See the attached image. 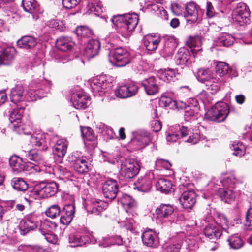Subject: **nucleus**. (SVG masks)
I'll return each instance as SVG.
<instances>
[{
  "label": "nucleus",
  "mask_w": 252,
  "mask_h": 252,
  "mask_svg": "<svg viewBox=\"0 0 252 252\" xmlns=\"http://www.w3.org/2000/svg\"><path fill=\"white\" fill-rule=\"evenodd\" d=\"M117 33L124 37L129 36L137 25L139 17L135 13L114 15L111 19Z\"/></svg>",
  "instance_id": "f257e3e1"
},
{
  "label": "nucleus",
  "mask_w": 252,
  "mask_h": 252,
  "mask_svg": "<svg viewBox=\"0 0 252 252\" xmlns=\"http://www.w3.org/2000/svg\"><path fill=\"white\" fill-rule=\"evenodd\" d=\"M197 79L199 82L205 83L207 89L210 90L213 94H216L220 89L221 81L209 68L199 69Z\"/></svg>",
  "instance_id": "f03ea898"
},
{
  "label": "nucleus",
  "mask_w": 252,
  "mask_h": 252,
  "mask_svg": "<svg viewBox=\"0 0 252 252\" xmlns=\"http://www.w3.org/2000/svg\"><path fill=\"white\" fill-rule=\"evenodd\" d=\"M58 186L55 182L46 184H41L38 187L31 191L29 194V198L25 197V200L30 203L33 199L38 197L47 198L54 196L58 191Z\"/></svg>",
  "instance_id": "7ed1b4c3"
},
{
  "label": "nucleus",
  "mask_w": 252,
  "mask_h": 252,
  "mask_svg": "<svg viewBox=\"0 0 252 252\" xmlns=\"http://www.w3.org/2000/svg\"><path fill=\"white\" fill-rule=\"evenodd\" d=\"M229 113L228 105L224 102L217 103L205 114L207 119L217 122L224 121Z\"/></svg>",
  "instance_id": "20e7f679"
},
{
  "label": "nucleus",
  "mask_w": 252,
  "mask_h": 252,
  "mask_svg": "<svg viewBox=\"0 0 252 252\" xmlns=\"http://www.w3.org/2000/svg\"><path fill=\"white\" fill-rule=\"evenodd\" d=\"M9 164L13 171L16 173L24 171H30L32 173L39 172L40 171V168L38 165L30 162H24L21 158L16 156L10 158Z\"/></svg>",
  "instance_id": "39448f33"
},
{
  "label": "nucleus",
  "mask_w": 252,
  "mask_h": 252,
  "mask_svg": "<svg viewBox=\"0 0 252 252\" xmlns=\"http://www.w3.org/2000/svg\"><path fill=\"white\" fill-rule=\"evenodd\" d=\"M250 11L249 7L244 3H239L232 14V19L234 23L243 26L250 22Z\"/></svg>",
  "instance_id": "423d86ee"
},
{
  "label": "nucleus",
  "mask_w": 252,
  "mask_h": 252,
  "mask_svg": "<svg viewBox=\"0 0 252 252\" xmlns=\"http://www.w3.org/2000/svg\"><path fill=\"white\" fill-rule=\"evenodd\" d=\"M90 87L94 95H103L110 90L112 84L104 77L99 76L92 80Z\"/></svg>",
  "instance_id": "0eeeda50"
},
{
  "label": "nucleus",
  "mask_w": 252,
  "mask_h": 252,
  "mask_svg": "<svg viewBox=\"0 0 252 252\" xmlns=\"http://www.w3.org/2000/svg\"><path fill=\"white\" fill-rule=\"evenodd\" d=\"M139 169V164L134 160L126 159L121 164L120 174L126 179H131L138 174Z\"/></svg>",
  "instance_id": "6e6552de"
},
{
  "label": "nucleus",
  "mask_w": 252,
  "mask_h": 252,
  "mask_svg": "<svg viewBox=\"0 0 252 252\" xmlns=\"http://www.w3.org/2000/svg\"><path fill=\"white\" fill-rule=\"evenodd\" d=\"M38 217L35 214H30L20 222L19 228L22 235H25L31 230L36 228L38 226Z\"/></svg>",
  "instance_id": "1a4fd4ad"
},
{
  "label": "nucleus",
  "mask_w": 252,
  "mask_h": 252,
  "mask_svg": "<svg viewBox=\"0 0 252 252\" xmlns=\"http://www.w3.org/2000/svg\"><path fill=\"white\" fill-rule=\"evenodd\" d=\"M138 90L137 86L134 82H127L116 89L115 94L118 98H125L135 95Z\"/></svg>",
  "instance_id": "9d476101"
},
{
  "label": "nucleus",
  "mask_w": 252,
  "mask_h": 252,
  "mask_svg": "<svg viewBox=\"0 0 252 252\" xmlns=\"http://www.w3.org/2000/svg\"><path fill=\"white\" fill-rule=\"evenodd\" d=\"M111 54L117 66L123 67L130 62V54L125 48H117L112 51Z\"/></svg>",
  "instance_id": "9b49d317"
},
{
  "label": "nucleus",
  "mask_w": 252,
  "mask_h": 252,
  "mask_svg": "<svg viewBox=\"0 0 252 252\" xmlns=\"http://www.w3.org/2000/svg\"><path fill=\"white\" fill-rule=\"evenodd\" d=\"M24 111L23 107H19L17 105V107L14 108L10 113L9 120L12 123H17V124H14L13 126L15 130L19 134H27L25 130L24 126L21 124H19L23 116Z\"/></svg>",
  "instance_id": "f8f14e48"
},
{
  "label": "nucleus",
  "mask_w": 252,
  "mask_h": 252,
  "mask_svg": "<svg viewBox=\"0 0 252 252\" xmlns=\"http://www.w3.org/2000/svg\"><path fill=\"white\" fill-rule=\"evenodd\" d=\"M102 190L105 198L113 200L117 195L119 190L118 184L115 180H107L103 184Z\"/></svg>",
  "instance_id": "ddd939ff"
},
{
  "label": "nucleus",
  "mask_w": 252,
  "mask_h": 252,
  "mask_svg": "<svg viewBox=\"0 0 252 252\" xmlns=\"http://www.w3.org/2000/svg\"><path fill=\"white\" fill-rule=\"evenodd\" d=\"M108 203L101 200L94 199L88 201L85 206L88 214L99 215L101 212L105 210L108 207Z\"/></svg>",
  "instance_id": "4468645a"
},
{
  "label": "nucleus",
  "mask_w": 252,
  "mask_h": 252,
  "mask_svg": "<svg viewBox=\"0 0 252 252\" xmlns=\"http://www.w3.org/2000/svg\"><path fill=\"white\" fill-rule=\"evenodd\" d=\"M188 135V129L183 126H178L170 128L166 132V140L168 144L176 142L179 139L180 135L184 137Z\"/></svg>",
  "instance_id": "2eb2a0df"
},
{
  "label": "nucleus",
  "mask_w": 252,
  "mask_h": 252,
  "mask_svg": "<svg viewBox=\"0 0 252 252\" xmlns=\"http://www.w3.org/2000/svg\"><path fill=\"white\" fill-rule=\"evenodd\" d=\"M154 178L153 173H146L141 176L135 182L134 185L138 190L143 192H149L152 187V181Z\"/></svg>",
  "instance_id": "dca6fc26"
},
{
  "label": "nucleus",
  "mask_w": 252,
  "mask_h": 252,
  "mask_svg": "<svg viewBox=\"0 0 252 252\" xmlns=\"http://www.w3.org/2000/svg\"><path fill=\"white\" fill-rule=\"evenodd\" d=\"M196 194L193 190L184 191L181 194L179 201L183 208L191 209L196 202Z\"/></svg>",
  "instance_id": "f3484780"
},
{
  "label": "nucleus",
  "mask_w": 252,
  "mask_h": 252,
  "mask_svg": "<svg viewBox=\"0 0 252 252\" xmlns=\"http://www.w3.org/2000/svg\"><path fill=\"white\" fill-rule=\"evenodd\" d=\"M22 5L24 10L31 13L34 19H37L39 14L42 12V10L35 0H23Z\"/></svg>",
  "instance_id": "a211bd4d"
},
{
  "label": "nucleus",
  "mask_w": 252,
  "mask_h": 252,
  "mask_svg": "<svg viewBox=\"0 0 252 252\" xmlns=\"http://www.w3.org/2000/svg\"><path fill=\"white\" fill-rule=\"evenodd\" d=\"M142 239L144 245L149 247H157L159 244L158 235L152 229L146 230L143 233Z\"/></svg>",
  "instance_id": "6ab92c4d"
},
{
  "label": "nucleus",
  "mask_w": 252,
  "mask_h": 252,
  "mask_svg": "<svg viewBox=\"0 0 252 252\" xmlns=\"http://www.w3.org/2000/svg\"><path fill=\"white\" fill-rule=\"evenodd\" d=\"M16 50L13 47H0V64H8L14 59Z\"/></svg>",
  "instance_id": "aec40b11"
},
{
  "label": "nucleus",
  "mask_w": 252,
  "mask_h": 252,
  "mask_svg": "<svg viewBox=\"0 0 252 252\" xmlns=\"http://www.w3.org/2000/svg\"><path fill=\"white\" fill-rule=\"evenodd\" d=\"M72 104L76 109H85L90 99L89 97L84 94L83 92L74 93L71 98Z\"/></svg>",
  "instance_id": "412c9836"
},
{
  "label": "nucleus",
  "mask_w": 252,
  "mask_h": 252,
  "mask_svg": "<svg viewBox=\"0 0 252 252\" xmlns=\"http://www.w3.org/2000/svg\"><path fill=\"white\" fill-rule=\"evenodd\" d=\"M72 164L74 169L79 173H84L89 171L90 164L88 163L86 158L82 157L77 158L72 156Z\"/></svg>",
  "instance_id": "4be33fe9"
},
{
  "label": "nucleus",
  "mask_w": 252,
  "mask_h": 252,
  "mask_svg": "<svg viewBox=\"0 0 252 252\" xmlns=\"http://www.w3.org/2000/svg\"><path fill=\"white\" fill-rule=\"evenodd\" d=\"M100 48V43L98 40L91 39L85 48L83 55L88 59L92 58L98 54Z\"/></svg>",
  "instance_id": "5701e85b"
},
{
  "label": "nucleus",
  "mask_w": 252,
  "mask_h": 252,
  "mask_svg": "<svg viewBox=\"0 0 252 252\" xmlns=\"http://www.w3.org/2000/svg\"><path fill=\"white\" fill-rule=\"evenodd\" d=\"M75 213V206L73 204H67L62 212L60 222L63 225H68L72 221Z\"/></svg>",
  "instance_id": "b1692460"
},
{
  "label": "nucleus",
  "mask_w": 252,
  "mask_h": 252,
  "mask_svg": "<svg viewBox=\"0 0 252 252\" xmlns=\"http://www.w3.org/2000/svg\"><path fill=\"white\" fill-rule=\"evenodd\" d=\"M160 42V37L156 35L148 34L143 39L144 45L148 51H152L157 49Z\"/></svg>",
  "instance_id": "393cba45"
},
{
  "label": "nucleus",
  "mask_w": 252,
  "mask_h": 252,
  "mask_svg": "<svg viewBox=\"0 0 252 252\" xmlns=\"http://www.w3.org/2000/svg\"><path fill=\"white\" fill-rule=\"evenodd\" d=\"M57 226V225L55 222L45 220L41 222L39 230L42 235L45 236L47 241L51 242V241L49 240L50 237V232L55 230Z\"/></svg>",
  "instance_id": "a878e982"
},
{
  "label": "nucleus",
  "mask_w": 252,
  "mask_h": 252,
  "mask_svg": "<svg viewBox=\"0 0 252 252\" xmlns=\"http://www.w3.org/2000/svg\"><path fill=\"white\" fill-rule=\"evenodd\" d=\"M142 84L146 93L148 95H154L158 92V85L156 79L153 77L144 80Z\"/></svg>",
  "instance_id": "bb28decb"
},
{
  "label": "nucleus",
  "mask_w": 252,
  "mask_h": 252,
  "mask_svg": "<svg viewBox=\"0 0 252 252\" xmlns=\"http://www.w3.org/2000/svg\"><path fill=\"white\" fill-rule=\"evenodd\" d=\"M203 232L205 236L210 239H218L222 235V228L211 224L205 226Z\"/></svg>",
  "instance_id": "cd10ccee"
},
{
  "label": "nucleus",
  "mask_w": 252,
  "mask_h": 252,
  "mask_svg": "<svg viewBox=\"0 0 252 252\" xmlns=\"http://www.w3.org/2000/svg\"><path fill=\"white\" fill-rule=\"evenodd\" d=\"M164 45L162 49L163 53L165 56L172 55L177 46L176 38L172 36H166L164 38Z\"/></svg>",
  "instance_id": "c85d7f7f"
},
{
  "label": "nucleus",
  "mask_w": 252,
  "mask_h": 252,
  "mask_svg": "<svg viewBox=\"0 0 252 252\" xmlns=\"http://www.w3.org/2000/svg\"><path fill=\"white\" fill-rule=\"evenodd\" d=\"M74 45L72 38L69 37H61L56 41L57 47L64 52L71 51Z\"/></svg>",
  "instance_id": "c756f323"
},
{
  "label": "nucleus",
  "mask_w": 252,
  "mask_h": 252,
  "mask_svg": "<svg viewBox=\"0 0 252 252\" xmlns=\"http://www.w3.org/2000/svg\"><path fill=\"white\" fill-rule=\"evenodd\" d=\"M37 43L36 39L32 36H24L17 42V46L20 48L32 49Z\"/></svg>",
  "instance_id": "7c9ffc66"
},
{
  "label": "nucleus",
  "mask_w": 252,
  "mask_h": 252,
  "mask_svg": "<svg viewBox=\"0 0 252 252\" xmlns=\"http://www.w3.org/2000/svg\"><path fill=\"white\" fill-rule=\"evenodd\" d=\"M24 90L22 86L16 85L11 91L10 99L14 104H17L24 100Z\"/></svg>",
  "instance_id": "2f4dec72"
},
{
  "label": "nucleus",
  "mask_w": 252,
  "mask_h": 252,
  "mask_svg": "<svg viewBox=\"0 0 252 252\" xmlns=\"http://www.w3.org/2000/svg\"><path fill=\"white\" fill-rule=\"evenodd\" d=\"M30 140L33 145L39 147L41 150H46L48 148L45 135L43 133H38L33 134Z\"/></svg>",
  "instance_id": "473e14b6"
},
{
  "label": "nucleus",
  "mask_w": 252,
  "mask_h": 252,
  "mask_svg": "<svg viewBox=\"0 0 252 252\" xmlns=\"http://www.w3.org/2000/svg\"><path fill=\"white\" fill-rule=\"evenodd\" d=\"M174 212V208L170 204H163L156 210V214L158 219L168 218Z\"/></svg>",
  "instance_id": "72a5a7b5"
},
{
  "label": "nucleus",
  "mask_w": 252,
  "mask_h": 252,
  "mask_svg": "<svg viewBox=\"0 0 252 252\" xmlns=\"http://www.w3.org/2000/svg\"><path fill=\"white\" fill-rule=\"evenodd\" d=\"M190 57L189 50L186 48H180L175 58V62L177 64H185L188 63Z\"/></svg>",
  "instance_id": "f704fd0d"
},
{
  "label": "nucleus",
  "mask_w": 252,
  "mask_h": 252,
  "mask_svg": "<svg viewBox=\"0 0 252 252\" xmlns=\"http://www.w3.org/2000/svg\"><path fill=\"white\" fill-rule=\"evenodd\" d=\"M88 1L87 9L89 14L94 13L99 16L103 12V8L99 0H87Z\"/></svg>",
  "instance_id": "c9c22d12"
},
{
  "label": "nucleus",
  "mask_w": 252,
  "mask_h": 252,
  "mask_svg": "<svg viewBox=\"0 0 252 252\" xmlns=\"http://www.w3.org/2000/svg\"><path fill=\"white\" fill-rule=\"evenodd\" d=\"M89 241L87 236H80L79 235L71 234L69 236L68 242L71 247L83 246Z\"/></svg>",
  "instance_id": "e433bc0d"
},
{
  "label": "nucleus",
  "mask_w": 252,
  "mask_h": 252,
  "mask_svg": "<svg viewBox=\"0 0 252 252\" xmlns=\"http://www.w3.org/2000/svg\"><path fill=\"white\" fill-rule=\"evenodd\" d=\"M186 16L188 22L195 23L198 19V10L194 3H189L186 6Z\"/></svg>",
  "instance_id": "4c0bfd02"
},
{
  "label": "nucleus",
  "mask_w": 252,
  "mask_h": 252,
  "mask_svg": "<svg viewBox=\"0 0 252 252\" xmlns=\"http://www.w3.org/2000/svg\"><path fill=\"white\" fill-rule=\"evenodd\" d=\"M68 145V141L64 138L58 139L56 141L55 152L58 157L62 158L65 156Z\"/></svg>",
  "instance_id": "58836bf2"
},
{
  "label": "nucleus",
  "mask_w": 252,
  "mask_h": 252,
  "mask_svg": "<svg viewBox=\"0 0 252 252\" xmlns=\"http://www.w3.org/2000/svg\"><path fill=\"white\" fill-rule=\"evenodd\" d=\"M150 142V139L149 134L144 132L143 134L137 135L134 139L132 140V144L137 145V149H140L144 148L146 145H148Z\"/></svg>",
  "instance_id": "ea45409f"
},
{
  "label": "nucleus",
  "mask_w": 252,
  "mask_h": 252,
  "mask_svg": "<svg viewBox=\"0 0 252 252\" xmlns=\"http://www.w3.org/2000/svg\"><path fill=\"white\" fill-rule=\"evenodd\" d=\"M219 195L222 201L227 203H231L234 200L236 197L234 191L230 189H220L219 191Z\"/></svg>",
  "instance_id": "a19ab883"
},
{
  "label": "nucleus",
  "mask_w": 252,
  "mask_h": 252,
  "mask_svg": "<svg viewBox=\"0 0 252 252\" xmlns=\"http://www.w3.org/2000/svg\"><path fill=\"white\" fill-rule=\"evenodd\" d=\"M13 188L19 191H24L28 188V184L21 178L15 177L11 181Z\"/></svg>",
  "instance_id": "79ce46f5"
},
{
  "label": "nucleus",
  "mask_w": 252,
  "mask_h": 252,
  "mask_svg": "<svg viewBox=\"0 0 252 252\" xmlns=\"http://www.w3.org/2000/svg\"><path fill=\"white\" fill-rule=\"evenodd\" d=\"M172 186L171 182L164 178L158 179L156 184L157 189L165 193H167L171 190Z\"/></svg>",
  "instance_id": "37998d69"
},
{
  "label": "nucleus",
  "mask_w": 252,
  "mask_h": 252,
  "mask_svg": "<svg viewBox=\"0 0 252 252\" xmlns=\"http://www.w3.org/2000/svg\"><path fill=\"white\" fill-rule=\"evenodd\" d=\"M23 156L31 160L37 162L42 159L41 153L36 149H32L28 151H23Z\"/></svg>",
  "instance_id": "c03bdc74"
},
{
  "label": "nucleus",
  "mask_w": 252,
  "mask_h": 252,
  "mask_svg": "<svg viewBox=\"0 0 252 252\" xmlns=\"http://www.w3.org/2000/svg\"><path fill=\"white\" fill-rule=\"evenodd\" d=\"M233 37L227 33H222L219 37L217 43L220 46H229L234 42Z\"/></svg>",
  "instance_id": "a18cd8bd"
},
{
  "label": "nucleus",
  "mask_w": 252,
  "mask_h": 252,
  "mask_svg": "<svg viewBox=\"0 0 252 252\" xmlns=\"http://www.w3.org/2000/svg\"><path fill=\"white\" fill-rule=\"evenodd\" d=\"M178 74L176 73L175 70L167 68L164 70H161L159 73V78L164 81H171L173 80Z\"/></svg>",
  "instance_id": "49530a36"
},
{
  "label": "nucleus",
  "mask_w": 252,
  "mask_h": 252,
  "mask_svg": "<svg viewBox=\"0 0 252 252\" xmlns=\"http://www.w3.org/2000/svg\"><path fill=\"white\" fill-rule=\"evenodd\" d=\"M118 201L126 209L132 208L136 204L134 199L127 194L123 195Z\"/></svg>",
  "instance_id": "de8ad7c7"
},
{
  "label": "nucleus",
  "mask_w": 252,
  "mask_h": 252,
  "mask_svg": "<svg viewBox=\"0 0 252 252\" xmlns=\"http://www.w3.org/2000/svg\"><path fill=\"white\" fill-rule=\"evenodd\" d=\"M221 183L224 186L234 188L237 185L242 183V181L236 178L234 175L230 174L221 180Z\"/></svg>",
  "instance_id": "09e8293b"
},
{
  "label": "nucleus",
  "mask_w": 252,
  "mask_h": 252,
  "mask_svg": "<svg viewBox=\"0 0 252 252\" xmlns=\"http://www.w3.org/2000/svg\"><path fill=\"white\" fill-rule=\"evenodd\" d=\"M228 242L230 247L233 249L241 248L244 244L243 241L238 234H235L230 236L228 239Z\"/></svg>",
  "instance_id": "8fccbe9b"
},
{
  "label": "nucleus",
  "mask_w": 252,
  "mask_h": 252,
  "mask_svg": "<svg viewBox=\"0 0 252 252\" xmlns=\"http://www.w3.org/2000/svg\"><path fill=\"white\" fill-rule=\"evenodd\" d=\"M81 132L84 141H94L96 138L93 130L90 127H81Z\"/></svg>",
  "instance_id": "3c124183"
},
{
  "label": "nucleus",
  "mask_w": 252,
  "mask_h": 252,
  "mask_svg": "<svg viewBox=\"0 0 252 252\" xmlns=\"http://www.w3.org/2000/svg\"><path fill=\"white\" fill-rule=\"evenodd\" d=\"M200 42V39L199 37H191L188 42V45L190 46V48L194 47L191 50L192 54L194 57H195L201 51V48H200L198 44Z\"/></svg>",
  "instance_id": "603ef678"
},
{
  "label": "nucleus",
  "mask_w": 252,
  "mask_h": 252,
  "mask_svg": "<svg viewBox=\"0 0 252 252\" xmlns=\"http://www.w3.org/2000/svg\"><path fill=\"white\" fill-rule=\"evenodd\" d=\"M229 70V67L227 63L225 62H218L215 66V71L217 74L220 76L226 75Z\"/></svg>",
  "instance_id": "864d4df0"
},
{
  "label": "nucleus",
  "mask_w": 252,
  "mask_h": 252,
  "mask_svg": "<svg viewBox=\"0 0 252 252\" xmlns=\"http://www.w3.org/2000/svg\"><path fill=\"white\" fill-rule=\"evenodd\" d=\"M231 148L232 150L234 151V155L238 156H241L244 155L245 147L240 141H234Z\"/></svg>",
  "instance_id": "5fc2aeb1"
},
{
  "label": "nucleus",
  "mask_w": 252,
  "mask_h": 252,
  "mask_svg": "<svg viewBox=\"0 0 252 252\" xmlns=\"http://www.w3.org/2000/svg\"><path fill=\"white\" fill-rule=\"evenodd\" d=\"M215 222L220 226L222 229H224V231L229 233L227 229L225 227L227 226L228 224V220L226 217L222 214H218L215 218Z\"/></svg>",
  "instance_id": "6e6d98bb"
},
{
  "label": "nucleus",
  "mask_w": 252,
  "mask_h": 252,
  "mask_svg": "<svg viewBox=\"0 0 252 252\" xmlns=\"http://www.w3.org/2000/svg\"><path fill=\"white\" fill-rule=\"evenodd\" d=\"M76 33L79 37L85 38L90 37L92 32L91 30L86 26H79L76 28Z\"/></svg>",
  "instance_id": "4d7b16f0"
},
{
  "label": "nucleus",
  "mask_w": 252,
  "mask_h": 252,
  "mask_svg": "<svg viewBox=\"0 0 252 252\" xmlns=\"http://www.w3.org/2000/svg\"><path fill=\"white\" fill-rule=\"evenodd\" d=\"M46 215L51 218H55L61 213L60 207L58 205H53L50 206L46 211Z\"/></svg>",
  "instance_id": "13d9d810"
},
{
  "label": "nucleus",
  "mask_w": 252,
  "mask_h": 252,
  "mask_svg": "<svg viewBox=\"0 0 252 252\" xmlns=\"http://www.w3.org/2000/svg\"><path fill=\"white\" fill-rule=\"evenodd\" d=\"M244 225L247 229L252 230V208H250L246 213Z\"/></svg>",
  "instance_id": "bf43d9fd"
},
{
  "label": "nucleus",
  "mask_w": 252,
  "mask_h": 252,
  "mask_svg": "<svg viewBox=\"0 0 252 252\" xmlns=\"http://www.w3.org/2000/svg\"><path fill=\"white\" fill-rule=\"evenodd\" d=\"M160 102L161 104L164 105V106L174 109L175 100H173L171 98L163 96L161 97Z\"/></svg>",
  "instance_id": "052dcab7"
},
{
  "label": "nucleus",
  "mask_w": 252,
  "mask_h": 252,
  "mask_svg": "<svg viewBox=\"0 0 252 252\" xmlns=\"http://www.w3.org/2000/svg\"><path fill=\"white\" fill-rule=\"evenodd\" d=\"M81 0H62L63 6L66 9H72L77 6Z\"/></svg>",
  "instance_id": "680f3d73"
},
{
  "label": "nucleus",
  "mask_w": 252,
  "mask_h": 252,
  "mask_svg": "<svg viewBox=\"0 0 252 252\" xmlns=\"http://www.w3.org/2000/svg\"><path fill=\"white\" fill-rule=\"evenodd\" d=\"M155 165L157 168L163 167L166 169H169L171 166V164L167 160L158 158L156 161Z\"/></svg>",
  "instance_id": "e2e57ef3"
},
{
  "label": "nucleus",
  "mask_w": 252,
  "mask_h": 252,
  "mask_svg": "<svg viewBox=\"0 0 252 252\" xmlns=\"http://www.w3.org/2000/svg\"><path fill=\"white\" fill-rule=\"evenodd\" d=\"M112 239L115 243L118 245H124L126 247L129 246L130 241L127 240H124L122 237L120 235H115L112 237Z\"/></svg>",
  "instance_id": "0e129e2a"
},
{
  "label": "nucleus",
  "mask_w": 252,
  "mask_h": 252,
  "mask_svg": "<svg viewBox=\"0 0 252 252\" xmlns=\"http://www.w3.org/2000/svg\"><path fill=\"white\" fill-rule=\"evenodd\" d=\"M189 132H190V135L187 142L192 144H196L200 140L199 134L197 132L191 133L190 131L188 130V134H189Z\"/></svg>",
  "instance_id": "69168bd1"
},
{
  "label": "nucleus",
  "mask_w": 252,
  "mask_h": 252,
  "mask_svg": "<svg viewBox=\"0 0 252 252\" xmlns=\"http://www.w3.org/2000/svg\"><path fill=\"white\" fill-rule=\"evenodd\" d=\"M181 248V244L180 243H173L167 247V251L169 252H179Z\"/></svg>",
  "instance_id": "338daca9"
},
{
  "label": "nucleus",
  "mask_w": 252,
  "mask_h": 252,
  "mask_svg": "<svg viewBox=\"0 0 252 252\" xmlns=\"http://www.w3.org/2000/svg\"><path fill=\"white\" fill-rule=\"evenodd\" d=\"M133 221L134 220L131 219L122 221L121 225L125 227L126 230H131L133 229Z\"/></svg>",
  "instance_id": "774afa93"
}]
</instances>
